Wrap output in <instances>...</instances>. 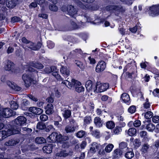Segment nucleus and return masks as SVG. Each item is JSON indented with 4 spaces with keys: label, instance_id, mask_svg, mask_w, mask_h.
Returning <instances> with one entry per match:
<instances>
[{
    "label": "nucleus",
    "instance_id": "f257e3e1",
    "mask_svg": "<svg viewBox=\"0 0 159 159\" xmlns=\"http://www.w3.org/2000/svg\"><path fill=\"white\" fill-rule=\"evenodd\" d=\"M20 131V129L18 127H17L16 126H14L7 131H0V140H1L12 134H18Z\"/></svg>",
    "mask_w": 159,
    "mask_h": 159
},
{
    "label": "nucleus",
    "instance_id": "f03ea898",
    "mask_svg": "<svg viewBox=\"0 0 159 159\" xmlns=\"http://www.w3.org/2000/svg\"><path fill=\"white\" fill-rule=\"evenodd\" d=\"M15 114V112L9 108L0 107V120L3 118H8Z\"/></svg>",
    "mask_w": 159,
    "mask_h": 159
},
{
    "label": "nucleus",
    "instance_id": "7ed1b4c3",
    "mask_svg": "<svg viewBox=\"0 0 159 159\" xmlns=\"http://www.w3.org/2000/svg\"><path fill=\"white\" fill-rule=\"evenodd\" d=\"M109 87L108 84H102L99 82L97 83L94 89V92L96 93L102 92L106 90Z\"/></svg>",
    "mask_w": 159,
    "mask_h": 159
},
{
    "label": "nucleus",
    "instance_id": "20e7f679",
    "mask_svg": "<svg viewBox=\"0 0 159 159\" xmlns=\"http://www.w3.org/2000/svg\"><path fill=\"white\" fill-rule=\"evenodd\" d=\"M68 78L67 80L62 81L61 84H65L68 88L71 89L73 86L75 87V85H80V82L74 79H72L70 81Z\"/></svg>",
    "mask_w": 159,
    "mask_h": 159
},
{
    "label": "nucleus",
    "instance_id": "39448f33",
    "mask_svg": "<svg viewBox=\"0 0 159 159\" xmlns=\"http://www.w3.org/2000/svg\"><path fill=\"white\" fill-rule=\"evenodd\" d=\"M61 137V134H58L56 132H53L47 138L48 141L49 142H55L57 141L58 142L59 139Z\"/></svg>",
    "mask_w": 159,
    "mask_h": 159
},
{
    "label": "nucleus",
    "instance_id": "423d86ee",
    "mask_svg": "<svg viewBox=\"0 0 159 159\" xmlns=\"http://www.w3.org/2000/svg\"><path fill=\"white\" fill-rule=\"evenodd\" d=\"M73 154V152L71 149H68L61 150L59 152L56 153L57 156L66 157L68 156H71Z\"/></svg>",
    "mask_w": 159,
    "mask_h": 159
},
{
    "label": "nucleus",
    "instance_id": "0eeeda50",
    "mask_svg": "<svg viewBox=\"0 0 159 159\" xmlns=\"http://www.w3.org/2000/svg\"><path fill=\"white\" fill-rule=\"evenodd\" d=\"M106 67V64L103 61H99L98 63L95 68L96 72L100 73L103 71Z\"/></svg>",
    "mask_w": 159,
    "mask_h": 159
},
{
    "label": "nucleus",
    "instance_id": "6e6552de",
    "mask_svg": "<svg viewBox=\"0 0 159 159\" xmlns=\"http://www.w3.org/2000/svg\"><path fill=\"white\" fill-rule=\"evenodd\" d=\"M149 14L152 16L159 15V5H153L149 9Z\"/></svg>",
    "mask_w": 159,
    "mask_h": 159
},
{
    "label": "nucleus",
    "instance_id": "1a4fd4ad",
    "mask_svg": "<svg viewBox=\"0 0 159 159\" xmlns=\"http://www.w3.org/2000/svg\"><path fill=\"white\" fill-rule=\"evenodd\" d=\"M60 70L62 75L66 78L67 77L70 75V69L66 66H61Z\"/></svg>",
    "mask_w": 159,
    "mask_h": 159
},
{
    "label": "nucleus",
    "instance_id": "9d476101",
    "mask_svg": "<svg viewBox=\"0 0 159 159\" xmlns=\"http://www.w3.org/2000/svg\"><path fill=\"white\" fill-rule=\"evenodd\" d=\"M22 79L25 83V86L27 87H29L32 81L30 76L26 74H24L22 76Z\"/></svg>",
    "mask_w": 159,
    "mask_h": 159
},
{
    "label": "nucleus",
    "instance_id": "9b49d317",
    "mask_svg": "<svg viewBox=\"0 0 159 159\" xmlns=\"http://www.w3.org/2000/svg\"><path fill=\"white\" fill-rule=\"evenodd\" d=\"M26 119L24 116H20L15 120V123L17 125L22 126L26 123Z\"/></svg>",
    "mask_w": 159,
    "mask_h": 159
},
{
    "label": "nucleus",
    "instance_id": "f8f14e48",
    "mask_svg": "<svg viewBox=\"0 0 159 159\" xmlns=\"http://www.w3.org/2000/svg\"><path fill=\"white\" fill-rule=\"evenodd\" d=\"M102 147V146L100 144L96 142H93L91 145L89 152L92 153H94L96 152V149L98 150L100 149V148H101Z\"/></svg>",
    "mask_w": 159,
    "mask_h": 159
},
{
    "label": "nucleus",
    "instance_id": "ddd939ff",
    "mask_svg": "<svg viewBox=\"0 0 159 159\" xmlns=\"http://www.w3.org/2000/svg\"><path fill=\"white\" fill-rule=\"evenodd\" d=\"M14 66V64L9 60H7L4 62V68L7 70H11Z\"/></svg>",
    "mask_w": 159,
    "mask_h": 159
},
{
    "label": "nucleus",
    "instance_id": "4468645a",
    "mask_svg": "<svg viewBox=\"0 0 159 159\" xmlns=\"http://www.w3.org/2000/svg\"><path fill=\"white\" fill-rule=\"evenodd\" d=\"M61 111L62 116L65 119L69 118L71 115V111L66 108H62Z\"/></svg>",
    "mask_w": 159,
    "mask_h": 159
},
{
    "label": "nucleus",
    "instance_id": "2eb2a0df",
    "mask_svg": "<svg viewBox=\"0 0 159 159\" xmlns=\"http://www.w3.org/2000/svg\"><path fill=\"white\" fill-rule=\"evenodd\" d=\"M17 0H6V3L7 7L12 9L15 7L17 4Z\"/></svg>",
    "mask_w": 159,
    "mask_h": 159
},
{
    "label": "nucleus",
    "instance_id": "dca6fc26",
    "mask_svg": "<svg viewBox=\"0 0 159 159\" xmlns=\"http://www.w3.org/2000/svg\"><path fill=\"white\" fill-rule=\"evenodd\" d=\"M41 44L39 43L37 45L32 42H29L27 44L26 46L33 50H37L41 47Z\"/></svg>",
    "mask_w": 159,
    "mask_h": 159
},
{
    "label": "nucleus",
    "instance_id": "f3484780",
    "mask_svg": "<svg viewBox=\"0 0 159 159\" xmlns=\"http://www.w3.org/2000/svg\"><path fill=\"white\" fill-rule=\"evenodd\" d=\"M29 111L36 115H40L43 112V110L40 108L36 107H31L29 108Z\"/></svg>",
    "mask_w": 159,
    "mask_h": 159
},
{
    "label": "nucleus",
    "instance_id": "a211bd4d",
    "mask_svg": "<svg viewBox=\"0 0 159 159\" xmlns=\"http://www.w3.org/2000/svg\"><path fill=\"white\" fill-rule=\"evenodd\" d=\"M67 11L69 15L71 16L72 17H74V15H76L77 13L76 10L71 5L68 6Z\"/></svg>",
    "mask_w": 159,
    "mask_h": 159
},
{
    "label": "nucleus",
    "instance_id": "6ab92c4d",
    "mask_svg": "<svg viewBox=\"0 0 159 159\" xmlns=\"http://www.w3.org/2000/svg\"><path fill=\"white\" fill-rule=\"evenodd\" d=\"M7 85L11 89L17 91H19L21 89V88L18 86L16 84L9 81L7 82Z\"/></svg>",
    "mask_w": 159,
    "mask_h": 159
},
{
    "label": "nucleus",
    "instance_id": "aec40b11",
    "mask_svg": "<svg viewBox=\"0 0 159 159\" xmlns=\"http://www.w3.org/2000/svg\"><path fill=\"white\" fill-rule=\"evenodd\" d=\"M94 123L97 127L100 128L102 126L103 122L100 117H96L94 119Z\"/></svg>",
    "mask_w": 159,
    "mask_h": 159
},
{
    "label": "nucleus",
    "instance_id": "412c9836",
    "mask_svg": "<svg viewBox=\"0 0 159 159\" xmlns=\"http://www.w3.org/2000/svg\"><path fill=\"white\" fill-rule=\"evenodd\" d=\"M56 70H57V67L56 66H52L50 67H46L44 69L43 71L45 73L49 74Z\"/></svg>",
    "mask_w": 159,
    "mask_h": 159
},
{
    "label": "nucleus",
    "instance_id": "4be33fe9",
    "mask_svg": "<svg viewBox=\"0 0 159 159\" xmlns=\"http://www.w3.org/2000/svg\"><path fill=\"white\" fill-rule=\"evenodd\" d=\"M19 142V140L17 139H11L7 141L5 143L6 146H14L16 144Z\"/></svg>",
    "mask_w": 159,
    "mask_h": 159
},
{
    "label": "nucleus",
    "instance_id": "5701e85b",
    "mask_svg": "<svg viewBox=\"0 0 159 159\" xmlns=\"http://www.w3.org/2000/svg\"><path fill=\"white\" fill-rule=\"evenodd\" d=\"M78 126H74V125H68L65 127V130L67 133L73 132L75 130V129L78 128Z\"/></svg>",
    "mask_w": 159,
    "mask_h": 159
},
{
    "label": "nucleus",
    "instance_id": "b1692460",
    "mask_svg": "<svg viewBox=\"0 0 159 159\" xmlns=\"http://www.w3.org/2000/svg\"><path fill=\"white\" fill-rule=\"evenodd\" d=\"M46 113L47 114H50L53 111V107L52 104H48L45 107Z\"/></svg>",
    "mask_w": 159,
    "mask_h": 159
},
{
    "label": "nucleus",
    "instance_id": "393cba45",
    "mask_svg": "<svg viewBox=\"0 0 159 159\" xmlns=\"http://www.w3.org/2000/svg\"><path fill=\"white\" fill-rule=\"evenodd\" d=\"M134 156V153L132 149H129L125 154V157L128 159H131Z\"/></svg>",
    "mask_w": 159,
    "mask_h": 159
},
{
    "label": "nucleus",
    "instance_id": "a878e982",
    "mask_svg": "<svg viewBox=\"0 0 159 159\" xmlns=\"http://www.w3.org/2000/svg\"><path fill=\"white\" fill-rule=\"evenodd\" d=\"M30 65L38 69H42L44 66L43 64L39 62H31L30 63Z\"/></svg>",
    "mask_w": 159,
    "mask_h": 159
},
{
    "label": "nucleus",
    "instance_id": "bb28decb",
    "mask_svg": "<svg viewBox=\"0 0 159 159\" xmlns=\"http://www.w3.org/2000/svg\"><path fill=\"white\" fill-rule=\"evenodd\" d=\"M93 82L90 80H87L85 83V87L88 91H90L92 90Z\"/></svg>",
    "mask_w": 159,
    "mask_h": 159
},
{
    "label": "nucleus",
    "instance_id": "cd10ccee",
    "mask_svg": "<svg viewBox=\"0 0 159 159\" xmlns=\"http://www.w3.org/2000/svg\"><path fill=\"white\" fill-rule=\"evenodd\" d=\"M43 149L44 152L47 153H50L52 152V145L51 144H49L48 145L44 146L43 147Z\"/></svg>",
    "mask_w": 159,
    "mask_h": 159
},
{
    "label": "nucleus",
    "instance_id": "c85d7f7f",
    "mask_svg": "<svg viewBox=\"0 0 159 159\" xmlns=\"http://www.w3.org/2000/svg\"><path fill=\"white\" fill-rule=\"evenodd\" d=\"M58 69L57 68V70L52 72V75L53 76L59 81H63V79L62 78L60 75L58 73Z\"/></svg>",
    "mask_w": 159,
    "mask_h": 159
},
{
    "label": "nucleus",
    "instance_id": "c756f323",
    "mask_svg": "<svg viewBox=\"0 0 159 159\" xmlns=\"http://www.w3.org/2000/svg\"><path fill=\"white\" fill-rule=\"evenodd\" d=\"M91 134L97 139L99 138L101 136L100 131L98 129H95L91 133Z\"/></svg>",
    "mask_w": 159,
    "mask_h": 159
},
{
    "label": "nucleus",
    "instance_id": "7c9ffc66",
    "mask_svg": "<svg viewBox=\"0 0 159 159\" xmlns=\"http://www.w3.org/2000/svg\"><path fill=\"white\" fill-rule=\"evenodd\" d=\"M121 98L123 101L125 103L128 102L130 99L129 95L126 93H124L122 94Z\"/></svg>",
    "mask_w": 159,
    "mask_h": 159
},
{
    "label": "nucleus",
    "instance_id": "2f4dec72",
    "mask_svg": "<svg viewBox=\"0 0 159 159\" xmlns=\"http://www.w3.org/2000/svg\"><path fill=\"white\" fill-rule=\"evenodd\" d=\"M121 129L120 127L117 126L114 129L111 130V133L112 135L118 134L121 131Z\"/></svg>",
    "mask_w": 159,
    "mask_h": 159
},
{
    "label": "nucleus",
    "instance_id": "473e14b6",
    "mask_svg": "<svg viewBox=\"0 0 159 159\" xmlns=\"http://www.w3.org/2000/svg\"><path fill=\"white\" fill-rule=\"evenodd\" d=\"M136 133V130L134 128H130L127 131V134L130 136H133Z\"/></svg>",
    "mask_w": 159,
    "mask_h": 159
},
{
    "label": "nucleus",
    "instance_id": "72a5a7b5",
    "mask_svg": "<svg viewBox=\"0 0 159 159\" xmlns=\"http://www.w3.org/2000/svg\"><path fill=\"white\" fill-rule=\"evenodd\" d=\"M11 108L13 109L16 110L18 108V105L17 103L14 101H11L10 102Z\"/></svg>",
    "mask_w": 159,
    "mask_h": 159
},
{
    "label": "nucleus",
    "instance_id": "f704fd0d",
    "mask_svg": "<svg viewBox=\"0 0 159 159\" xmlns=\"http://www.w3.org/2000/svg\"><path fill=\"white\" fill-rule=\"evenodd\" d=\"M75 91L78 93H80L84 92V87L81 86V84L80 83V85H75Z\"/></svg>",
    "mask_w": 159,
    "mask_h": 159
},
{
    "label": "nucleus",
    "instance_id": "c9c22d12",
    "mask_svg": "<svg viewBox=\"0 0 159 159\" xmlns=\"http://www.w3.org/2000/svg\"><path fill=\"white\" fill-rule=\"evenodd\" d=\"M37 128L39 130L44 129L46 128V125L45 124L42 122H39L37 125Z\"/></svg>",
    "mask_w": 159,
    "mask_h": 159
},
{
    "label": "nucleus",
    "instance_id": "e433bc0d",
    "mask_svg": "<svg viewBox=\"0 0 159 159\" xmlns=\"http://www.w3.org/2000/svg\"><path fill=\"white\" fill-rule=\"evenodd\" d=\"M46 141V139L43 137H37L35 139V142L39 144L44 143Z\"/></svg>",
    "mask_w": 159,
    "mask_h": 159
},
{
    "label": "nucleus",
    "instance_id": "4c0bfd02",
    "mask_svg": "<svg viewBox=\"0 0 159 159\" xmlns=\"http://www.w3.org/2000/svg\"><path fill=\"white\" fill-rule=\"evenodd\" d=\"M147 129L149 131H153L155 129V125L152 124H148L146 126Z\"/></svg>",
    "mask_w": 159,
    "mask_h": 159
},
{
    "label": "nucleus",
    "instance_id": "58836bf2",
    "mask_svg": "<svg viewBox=\"0 0 159 159\" xmlns=\"http://www.w3.org/2000/svg\"><path fill=\"white\" fill-rule=\"evenodd\" d=\"M139 134L140 137L145 139L146 141H148V138L147 132L146 131H142L140 132Z\"/></svg>",
    "mask_w": 159,
    "mask_h": 159
},
{
    "label": "nucleus",
    "instance_id": "ea45409f",
    "mask_svg": "<svg viewBox=\"0 0 159 159\" xmlns=\"http://www.w3.org/2000/svg\"><path fill=\"white\" fill-rule=\"evenodd\" d=\"M149 146V145L148 144H144L142 147L141 149V151L144 153L148 151Z\"/></svg>",
    "mask_w": 159,
    "mask_h": 159
},
{
    "label": "nucleus",
    "instance_id": "a19ab883",
    "mask_svg": "<svg viewBox=\"0 0 159 159\" xmlns=\"http://www.w3.org/2000/svg\"><path fill=\"white\" fill-rule=\"evenodd\" d=\"M86 134V132L83 130L79 131L76 134L77 136L79 138H82Z\"/></svg>",
    "mask_w": 159,
    "mask_h": 159
},
{
    "label": "nucleus",
    "instance_id": "79ce46f5",
    "mask_svg": "<svg viewBox=\"0 0 159 159\" xmlns=\"http://www.w3.org/2000/svg\"><path fill=\"white\" fill-rule=\"evenodd\" d=\"M121 153L120 152V151L119 149L115 150L114 152L113 156L115 157H118L120 156Z\"/></svg>",
    "mask_w": 159,
    "mask_h": 159
},
{
    "label": "nucleus",
    "instance_id": "37998d69",
    "mask_svg": "<svg viewBox=\"0 0 159 159\" xmlns=\"http://www.w3.org/2000/svg\"><path fill=\"white\" fill-rule=\"evenodd\" d=\"M22 129L23 131V133L26 134H29L31 133L32 131V129L30 128L27 127H23Z\"/></svg>",
    "mask_w": 159,
    "mask_h": 159
},
{
    "label": "nucleus",
    "instance_id": "c03bdc74",
    "mask_svg": "<svg viewBox=\"0 0 159 159\" xmlns=\"http://www.w3.org/2000/svg\"><path fill=\"white\" fill-rule=\"evenodd\" d=\"M133 144L136 147H139L141 144L140 139H135L133 142Z\"/></svg>",
    "mask_w": 159,
    "mask_h": 159
},
{
    "label": "nucleus",
    "instance_id": "a18cd8bd",
    "mask_svg": "<svg viewBox=\"0 0 159 159\" xmlns=\"http://www.w3.org/2000/svg\"><path fill=\"white\" fill-rule=\"evenodd\" d=\"M49 8L50 10L54 11H57V7L55 4H50L49 6Z\"/></svg>",
    "mask_w": 159,
    "mask_h": 159
},
{
    "label": "nucleus",
    "instance_id": "49530a36",
    "mask_svg": "<svg viewBox=\"0 0 159 159\" xmlns=\"http://www.w3.org/2000/svg\"><path fill=\"white\" fill-rule=\"evenodd\" d=\"M127 143L126 142H122L119 144V148L121 149H123L127 148Z\"/></svg>",
    "mask_w": 159,
    "mask_h": 159
},
{
    "label": "nucleus",
    "instance_id": "de8ad7c7",
    "mask_svg": "<svg viewBox=\"0 0 159 159\" xmlns=\"http://www.w3.org/2000/svg\"><path fill=\"white\" fill-rule=\"evenodd\" d=\"M110 11H111L115 10L116 11H118L120 10V7L117 6H112L110 5Z\"/></svg>",
    "mask_w": 159,
    "mask_h": 159
},
{
    "label": "nucleus",
    "instance_id": "09e8293b",
    "mask_svg": "<svg viewBox=\"0 0 159 159\" xmlns=\"http://www.w3.org/2000/svg\"><path fill=\"white\" fill-rule=\"evenodd\" d=\"M153 115V113L151 111H148L145 113V117L146 119H149L152 117Z\"/></svg>",
    "mask_w": 159,
    "mask_h": 159
},
{
    "label": "nucleus",
    "instance_id": "8fccbe9b",
    "mask_svg": "<svg viewBox=\"0 0 159 159\" xmlns=\"http://www.w3.org/2000/svg\"><path fill=\"white\" fill-rule=\"evenodd\" d=\"M29 104L30 103L29 101L25 99L23 100V102L21 104V106L23 108V107H25V106L29 105Z\"/></svg>",
    "mask_w": 159,
    "mask_h": 159
},
{
    "label": "nucleus",
    "instance_id": "3c124183",
    "mask_svg": "<svg viewBox=\"0 0 159 159\" xmlns=\"http://www.w3.org/2000/svg\"><path fill=\"white\" fill-rule=\"evenodd\" d=\"M92 121L91 118L90 116H86L84 118V122L85 124H89Z\"/></svg>",
    "mask_w": 159,
    "mask_h": 159
},
{
    "label": "nucleus",
    "instance_id": "603ef678",
    "mask_svg": "<svg viewBox=\"0 0 159 159\" xmlns=\"http://www.w3.org/2000/svg\"><path fill=\"white\" fill-rule=\"evenodd\" d=\"M69 139V137L67 136H62L61 135V137L59 139L58 142H63V141H66L68 140Z\"/></svg>",
    "mask_w": 159,
    "mask_h": 159
},
{
    "label": "nucleus",
    "instance_id": "864d4df0",
    "mask_svg": "<svg viewBox=\"0 0 159 159\" xmlns=\"http://www.w3.org/2000/svg\"><path fill=\"white\" fill-rule=\"evenodd\" d=\"M136 111L135 106H132L130 107L128 109V111L131 113H134Z\"/></svg>",
    "mask_w": 159,
    "mask_h": 159
},
{
    "label": "nucleus",
    "instance_id": "5fc2aeb1",
    "mask_svg": "<svg viewBox=\"0 0 159 159\" xmlns=\"http://www.w3.org/2000/svg\"><path fill=\"white\" fill-rule=\"evenodd\" d=\"M141 125V122L140 120H137L133 122V125L134 127H139Z\"/></svg>",
    "mask_w": 159,
    "mask_h": 159
},
{
    "label": "nucleus",
    "instance_id": "6e6d98bb",
    "mask_svg": "<svg viewBox=\"0 0 159 159\" xmlns=\"http://www.w3.org/2000/svg\"><path fill=\"white\" fill-rule=\"evenodd\" d=\"M61 142L62 143L61 146L63 148H67L69 147V144L68 142L63 141V142Z\"/></svg>",
    "mask_w": 159,
    "mask_h": 159
},
{
    "label": "nucleus",
    "instance_id": "4d7b16f0",
    "mask_svg": "<svg viewBox=\"0 0 159 159\" xmlns=\"http://www.w3.org/2000/svg\"><path fill=\"white\" fill-rule=\"evenodd\" d=\"M40 118L42 121H45L48 120V117L46 115H42L40 116Z\"/></svg>",
    "mask_w": 159,
    "mask_h": 159
},
{
    "label": "nucleus",
    "instance_id": "13d9d810",
    "mask_svg": "<svg viewBox=\"0 0 159 159\" xmlns=\"http://www.w3.org/2000/svg\"><path fill=\"white\" fill-rule=\"evenodd\" d=\"M20 19L17 16H14L11 19V22L13 23L17 22L20 20Z\"/></svg>",
    "mask_w": 159,
    "mask_h": 159
},
{
    "label": "nucleus",
    "instance_id": "bf43d9fd",
    "mask_svg": "<svg viewBox=\"0 0 159 159\" xmlns=\"http://www.w3.org/2000/svg\"><path fill=\"white\" fill-rule=\"evenodd\" d=\"M77 3L78 4V5L81 8H82L84 9H85L87 8V7L86 6L84 5L82 2H81L79 1L78 0H77V1H76Z\"/></svg>",
    "mask_w": 159,
    "mask_h": 159
},
{
    "label": "nucleus",
    "instance_id": "052dcab7",
    "mask_svg": "<svg viewBox=\"0 0 159 159\" xmlns=\"http://www.w3.org/2000/svg\"><path fill=\"white\" fill-rule=\"evenodd\" d=\"M45 131L48 132L50 131V130H54L53 126L52 125H50L48 126L47 127H46Z\"/></svg>",
    "mask_w": 159,
    "mask_h": 159
},
{
    "label": "nucleus",
    "instance_id": "680f3d73",
    "mask_svg": "<svg viewBox=\"0 0 159 159\" xmlns=\"http://www.w3.org/2000/svg\"><path fill=\"white\" fill-rule=\"evenodd\" d=\"M152 121L153 122L157 123L159 122V116H155L152 117Z\"/></svg>",
    "mask_w": 159,
    "mask_h": 159
},
{
    "label": "nucleus",
    "instance_id": "e2e57ef3",
    "mask_svg": "<svg viewBox=\"0 0 159 159\" xmlns=\"http://www.w3.org/2000/svg\"><path fill=\"white\" fill-rule=\"evenodd\" d=\"M76 64L78 66H79L80 69L82 70H83L84 69L85 67L84 65H83L82 63L80 61H77L76 63Z\"/></svg>",
    "mask_w": 159,
    "mask_h": 159
},
{
    "label": "nucleus",
    "instance_id": "0e129e2a",
    "mask_svg": "<svg viewBox=\"0 0 159 159\" xmlns=\"http://www.w3.org/2000/svg\"><path fill=\"white\" fill-rule=\"evenodd\" d=\"M122 2L128 5H131L132 3V0H120Z\"/></svg>",
    "mask_w": 159,
    "mask_h": 159
},
{
    "label": "nucleus",
    "instance_id": "69168bd1",
    "mask_svg": "<svg viewBox=\"0 0 159 159\" xmlns=\"http://www.w3.org/2000/svg\"><path fill=\"white\" fill-rule=\"evenodd\" d=\"M152 93L155 96H158L159 95V89H155L152 92Z\"/></svg>",
    "mask_w": 159,
    "mask_h": 159
},
{
    "label": "nucleus",
    "instance_id": "338daca9",
    "mask_svg": "<svg viewBox=\"0 0 159 159\" xmlns=\"http://www.w3.org/2000/svg\"><path fill=\"white\" fill-rule=\"evenodd\" d=\"M88 59L90 63L91 64H94L96 63V61L93 58L89 57H88Z\"/></svg>",
    "mask_w": 159,
    "mask_h": 159
},
{
    "label": "nucleus",
    "instance_id": "774afa93",
    "mask_svg": "<svg viewBox=\"0 0 159 159\" xmlns=\"http://www.w3.org/2000/svg\"><path fill=\"white\" fill-rule=\"evenodd\" d=\"M14 50V48L12 47H9L8 48L7 50V52L8 54H10L12 53Z\"/></svg>",
    "mask_w": 159,
    "mask_h": 159
}]
</instances>
